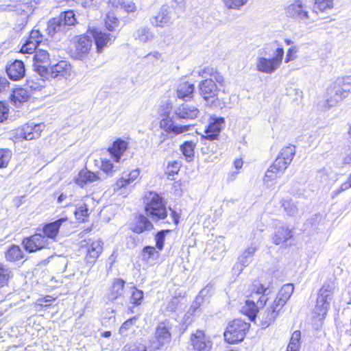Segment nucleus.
I'll return each mask as SVG.
<instances>
[{
	"instance_id": "1",
	"label": "nucleus",
	"mask_w": 351,
	"mask_h": 351,
	"mask_svg": "<svg viewBox=\"0 0 351 351\" xmlns=\"http://www.w3.org/2000/svg\"><path fill=\"white\" fill-rule=\"evenodd\" d=\"M42 41L43 35L38 29H34L27 41L23 45L21 51L23 53H32L36 51L34 56V70L40 76H45L47 73V66L49 64V55L46 49L38 48Z\"/></svg>"
},
{
	"instance_id": "2",
	"label": "nucleus",
	"mask_w": 351,
	"mask_h": 351,
	"mask_svg": "<svg viewBox=\"0 0 351 351\" xmlns=\"http://www.w3.org/2000/svg\"><path fill=\"white\" fill-rule=\"evenodd\" d=\"M145 213L154 221L165 219L168 210L163 198L158 193L149 192L145 195Z\"/></svg>"
},
{
	"instance_id": "3",
	"label": "nucleus",
	"mask_w": 351,
	"mask_h": 351,
	"mask_svg": "<svg viewBox=\"0 0 351 351\" xmlns=\"http://www.w3.org/2000/svg\"><path fill=\"white\" fill-rule=\"evenodd\" d=\"M284 53L283 48L278 47L274 53V56L271 58L261 56H257L255 60L256 70L266 74L274 73L280 66Z\"/></svg>"
},
{
	"instance_id": "4",
	"label": "nucleus",
	"mask_w": 351,
	"mask_h": 351,
	"mask_svg": "<svg viewBox=\"0 0 351 351\" xmlns=\"http://www.w3.org/2000/svg\"><path fill=\"white\" fill-rule=\"evenodd\" d=\"M250 328V324L245 322L237 319L228 324L224 332L225 340L230 344L242 341Z\"/></svg>"
},
{
	"instance_id": "5",
	"label": "nucleus",
	"mask_w": 351,
	"mask_h": 351,
	"mask_svg": "<svg viewBox=\"0 0 351 351\" xmlns=\"http://www.w3.org/2000/svg\"><path fill=\"white\" fill-rule=\"evenodd\" d=\"M216 82L213 79H206L199 83V94L206 101V106L216 107L219 104L218 99V88Z\"/></svg>"
},
{
	"instance_id": "6",
	"label": "nucleus",
	"mask_w": 351,
	"mask_h": 351,
	"mask_svg": "<svg viewBox=\"0 0 351 351\" xmlns=\"http://www.w3.org/2000/svg\"><path fill=\"white\" fill-rule=\"evenodd\" d=\"M241 312L252 322H254L258 317L263 327L268 326L277 316L275 308H242Z\"/></svg>"
},
{
	"instance_id": "7",
	"label": "nucleus",
	"mask_w": 351,
	"mask_h": 351,
	"mask_svg": "<svg viewBox=\"0 0 351 351\" xmlns=\"http://www.w3.org/2000/svg\"><path fill=\"white\" fill-rule=\"evenodd\" d=\"M254 286V291L245 300L246 305L248 307H264L268 300L267 295L265 293L267 288L260 283Z\"/></svg>"
},
{
	"instance_id": "8",
	"label": "nucleus",
	"mask_w": 351,
	"mask_h": 351,
	"mask_svg": "<svg viewBox=\"0 0 351 351\" xmlns=\"http://www.w3.org/2000/svg\"><path fill=\"white\" fill-rule=\"evenodd\" d=\"M289 165L288 163L278 156L265 173L264 177L265 183L269 184L270 182L276 180L285 172Z\"/></svg>"
},
{
	"instance_id": "9",
	"label": "nucleus",
	"mask_w": 351,
	"mask_h": 351,
	"mask_svg": "<svg viewBox=\"0 0 351 351\" xmlns=\"http://www.w3.org/2000/svg\"><path fill=\"white\" fill-rule=\"evenodd\" d=\"M159 127L171 137L186 132L190 129V125L176 124L171 117L160 119L159 121Z\"/></svg>"
},
{
	"instance_id": "10",
	"label": "nucleus",
	"mask_w": 351,
	"mask_h": 351,
	"mask_svg": "<svg viewBox=\"0 0 351 351\" xmlns=\"http://www.w3.org/2000/svg\"><path fill=\"white\" fill-rule=\"evenodd\" d=\"M341 86H339L335 81L327 89L326 103L328 107H332L343 101L349 95L343 92Z\"/></svg>"
},
{
	"instance_id": "11",
	"label": "nucleus",
	"mask_w": 351,
	"mask_h": 351,
	"mask_svg": "<svg viewBox=\"0 0 351 351\" xmlns=\"http://www.w3.org/2000/svg\"><path fill=\"white\" fill-rule=\"evenodd\" d=\"M287 16L298 20L308 19L307 6L301 0H295L285 8Z\"/></svg>"
},
{
	"instance_id": "12",
	"label": "nucleus",
	"mask_w": 351,
	"mask_h": 351,
	"mask_svg": "<svg viewBox=\"0 0 351 351\" xmlns=\"http://www.w3.org/2000/svg\"><path fill=\"white\" fill-rule=\"evenodd\" d=\"M171 335L168 325L162 322L160 323L156 330L154 339L152 341V346L154 349H159L166 343L170 342Z\"/></svg>"
},
{
	"instance_id": "13",
	"label": "nucleus",
	"mask_w": 351,
	"mask_h": 351,
	"mask_svg": "<svg viewBox=\"0 0 351 351\" xmlns=\"http://www.w3.org/2000/svg\"><path fill=\"white\" fill-rule=\"evenodd\" d=\"M44 128L45 125L42 123L36 124L34 122H29L21 127L18 132V135L25 140H33L40 136Z\"/></svg>"
},
{
	"instance_id": "14",
	"label": "nucleus",
	"mask_w": 351,
	"mask_h": 351,
	"mask_svg": "<svg viewBox=\"0 0 351 351\" xmlns=\"http://www.w3.org/2000/svg\"><path fill=\"white\" fill-rule=\"evenodd\" d=\"M191 344L194 351H210L212 341L202 330H197L191 337Z\"/></svg>"
},
{
	"instance_id": "15",
	"label": "nucleus",
	"mask_w": 351,
	"mask_h": 351,
	"mask_svg": "<svg viewBox=\"0 0 351 351\" xmlns=\"http://www.w3.org/2000/svg\"><path fill=\"white\" fill-rule=\"evenodd\" d=\"M47 241L48 240L43 235L35 234L29 238L24 239L23 244L27 251L34 252L47 247L48 245Z\"/></svg>"
},
{
	"instance_id": "16",
	"label": "nucleus",
	"mask_w": 351,
	"mask_h": 351,
	"mask_svg": "<svg viewBox=\"0 0 351 351\" xmlns=\"http://www.w3.org/2000/svg\"><path fill=\"white\" fill-rule=\"evenodd\" d=\"M103 242L100 239L89 240L87 243L86 260L93 264L103 251Z\"/></svg>"
},
{
	"instance_id": "17",
	"label": "nucleus",
	"mask_w": 351,
	"mask_h": 351,
	"mask_svg": "<svg viewBox=\"0 0 351 351\" xmlns=\"http://www.w3.org/2000/svg\"><path fill=\"white\" fill-rule=\"evenodd\" d=\"M174 22L171 12L167 8H162L159 12L150 19V23L154 27H168Z\"/></svg>"
},
{
	"instance_id": "18",
	"label": "nucleus",
	"mask_w": 351,
	"mask_h": 351,
	"mask_svg": "<svg viewBox=\"0 0 351 351\" xmlns=\"http://www.w3.org/2000/svg\"><path fill=\"white\" fill-rule=\"evenodd\" d=\"M225 120L223 117H211L209 119V124L205 130V138L208 140L215 139L220 133Z\"/></svg>"
},
{
	"instance_id": "19",
	"label": "nucleus",
	"mask_w": 351,
	"mask_h": 351,
	"mask_svg": "<svg viewBox=\"0 0 351 351\" xmlns=\"http://www.w3.org/2000/svg\"><path fill=\"white\" fill-rule=\"evenodd\" d=\"M199 113V110L197 107L186 104L180 105L174 111V114L178 119L185 120L195 119Z\"/></svg>"
},
{
	"instance_id": "20",
	"label": "nucleus",
	"mask_w": 351,
	"mask_h": 351,
	"mask_svg": "<svg viewBox=\"0 0 351 351\" xmlns=\"http://www.w3.org/2000/svg\"><path fill=\"white\" fill-rule=\"evenodd\" d=\"M93 36L99 53H101L104 48L112 44L116 38V36L113 34H106L99 30H95L93 32Z\"/></svg>"
},
{
	"instance_id": "21",
	"label": "nucleus",
	"mask_w": 351,
	"mask_h": 351,
	"mask_svg": "<svg viewBox=\"0 0 351 351\" xmlns=\"http://www.w3.org/2000/svg\"><path fill=\"white\" fill-rule=\"evenodd\" d=\"M99 173L87 169L81 170L74 178L75 183L80 187L100 180Z\"/></svg>"
},
{
	"instance_id": "22",
	"label": "nucleus",
	"mask_w": 351,
	"mask_h": 351,
	"mask_svg": "<svg viewBox=\"0 0 351 351\" xmlns=\"http://www.w3.org/2000/svg\"><path fill=\"white\" fill-rule=\"evenodd\" d=\"M292 237V231L288 226L280 225L275 228L272 242L276 245H283Z\"/></svg>"
},
{
	"instance_id": "23",
	"label": "nucleus",
	"mask_w": 351,
	"mask_h": 351,
	"mask_svg": "<svg viewBox=\"0 0 351 351\" xmlns=\"http://www.w3.org/2000/svg\"><path fill=\"white\" fill-rule=\"evenodd\" d=\"M332 302V288L329 285H324L319 291L315 307H328Z\"/></svg>"
},
{
	"instance_id": "24",
	"label": "nucleus",
	"mask_w": 351,
	"mask_h": 351,
	"mask_svg": "<svg viewBox=\"0 0 351 351\" xmlns=\"http://www.w3.org/2000/svg\"><path fill=\"white\" fill-rule=\"evenodd\" d=\"M9 77L12 80H19L25 76V69L21 60H15L6 68Z\"/></svg>"
},
{
	"instance_id": "25",
	"label": "nucleus",
	"mask_w": 351,
	"mask_h": 351,
	"mask_svg": "<svg viewBox=\"0 0 351 351\" xmlns=\"http://www.w3.org/2000/svg\"><path fill=\"white\" fill-rule=\"evenodd\" d=\"M258 248V243L253 242L250 245H248L242 252V254L238 258V263L241 265L242 267L248 266L254 259V255ZM241 268L240 270H242Z\"/></svg>"
},
{
	"instance_id": "26",
	"label": "nucleus",
	"mask_w": 351,
	"mask_h": 351,
	"mask_svg": "<svg viewBox=\"0 0 351 351\" xmlns=\"http://www.w3.org/2000/svg\"><path fill=\"white\" fill-rule=\"evenodd\" d=\"M293 290L294 287L293 284H286L283 285L274 302L273 307H282L285 306L292 295Z\"/></svg>"
},
{
	"instance_id": "27",
	"label": "nucleus",
	"mask_w": 351,
	"mask_h": 351,
	"mask_svg": "<svg viewBox=\"0 0 351 351\" xmlns=\"http://www.w3.org/2000/svg\"><path fill=\"white\" fill-rule=\"evenodd\" d=\"M71 66L65 60H61L51 67V75L53 78L64 77L71 75Z\"/></svg>"
},
{
	"instance_id": "28",
	"label": "nucleus",
	"mask_w": 351,
	"mask_h": 351,
	"mask_svg": "<svg viewBox=\"0 0 351 351\" xmlns=\"http://www.w3.org/2000/svg\"><path fill=\"white\" fill-rule=\"evenodd\" d=\"M139 175L140 169L138 168L131 171L129 173H123L114 184V191H118L122 188L131 184L139 177Z\"/></svg>"
},
{
	"instance_id": "29",
	"label": "nucleus",
	"mask_w": 351,
	"mask_h": 351,
	"mask_svg": "<svg viewBox=\"0 0 351 351\" xmlns=\"http://www.w3.org/2000/svg\"><path fill=\"white\" fill-rule=\"evenodd\" d=\"M125 282L120 278L114 279L109 291L106 295V299L112 302L122 296Z\"/></svg>"
},
{
	"instance_id": "30",
	"label": "nucleus",
	"mask_w": 351,
	"mask_h": 351,
	"mask_svg": "<svg viewBox=\"0 0 351 351\" xmlns=\"http://www.w3.org/2000/svg\"><path fill=\"white\" fill-rule=\"evenodd\" d=\"M92 46V40L87 36H81L76 44L75 47V58L78 59H82L84 56H86Z\"/></svg>"
},
{
	"instance_id": "31",
	"label": "nucleus",
	"mask_w": 351,
	"mask_h": 351,
	"mask_svg": "<svg viewBox=\"0 0 351 351\" xmlns=\"http://www.w3.org/2000/svg\"><path fill=\"white\" fill-rule=\"evenodd\" d=\"M198 75L202 78L206 79H213V81H215L219 85L223 84L224 79L222 75L218 72L215 68L211 66H205L202 69H200L198 71Z\"/></svg>"
},
{
	"instance_id": "32",
	"label": "nucleus",
	"mask_w": 351,
	"mask_h": 351,
	"mask_svg": "<svg viewBox=\"0 0 351 351\" xmlns=\"http://www.w3.org/2000/svg\"><path fill=\"white\" fill-rule=\"evenodd\" d=\"M140 256L142 261L149 265H152L158 260L159 252L153 246H146L142 250Z\"/></svg>"
},
{
	"instance_id": "33",
	"label": "nucleus",
	"mask_w": 351,
	"mask_h": 351,
	"mask_svg": "<svg viewBox=\"0 0 351 351\" xmlns=\"http://www.w3.org/2000/svg\"><path fill=\"white\" fill-rule=\"evenodd\" d=\"M134 38L143 44L152 43L155 38L154 33L147 27H141L134 33Z\"/></svg>"
},
{
	"instance_id": "34",
	"label": "nucleus",
	"mask_w": 351,
	"mask_h": 351,
	"mask_svg": "<svg viewBox=\"0 0 351 351\" xmlns=\"http://www.w3.org/2000/svg\"><path fill=\"white\" fill-rule=\"evenodd\" d=\"M67 221L66 218H60L52 223H49L43 227V232L47 238L54 239L60 230V226Z\"/></svg>"
},
{
	"instance_id": "35",
	"label": "nucleus",
	"mask_w": 351,
	"mask_h": 351,
	"mask_svg": "<svg viewBox=\"0 0 351 351\" xmlns=\"http://www.w3.org/2000/svg\"><path fill=\"white\" fill-rule=\"evenodd\" d=\"M30 95L29 90H27V88L24 87L16 88L11 95V102L16 107H19L21 104L28 100Z\"/></svg>"
},
{
	"instance_id": "36",
	"label": "nucleus",
	"mask_w": 351,
	"mask_h": 351,
	"mask_svg": "<svg viewBox=\"0 0 351 351\" xmlns=\"http://www.w3.org/2000/svg\"><path fill=\"white\" fill-rule=\"evenodd\" d=\"M127 149V143L122 140L116 141L112 147L109 148V152L116 162H119L121 156Z\"/></svg>"
},
{
	"instance_id": "37",
	"label": "nucleus",
	"mask_w": 351,
	"mask_h": 351,
	"mask_svg": "<svg viewBox=\"0 0 351 351\" xmlns=\"http://www.w3.org/2000/svg\"><path fill=\"white\" fill-rule=\"evenodd\" d=\"M91 202H93V199L90 197H86L83 203L79 204L77 207L76 210L75 211V215L78 221L81 222L85 221L86 219L90 214L88 205Z\"/></svg>"
},
{
	"instance_id": "38",
	"label": "nucleus",
	"mask_w": 351,
	"mask_h": 351,
	"mask_svg": "<svg viewBox=\"0 0 351 351\" xmlns=\"http://www.w3.org/2000/svg\"><path fill=\"white\" fill-rule=\"evenodd\" d=\"M195 90L194 85L188 82H185L179 84L177 89V95L179 98L183 99H191Z\"/></svg>"
},
{
	"instance_id": "39",
	"label": "nucleus",
	"mask_w": 351,
	"mask_h": 351,
	"mask_svg": "<svg viewBox=\"0 0 351 351\" xmlns=\"http://www.w3.org/2000/svg\"><path fill=\"white\" fill-rule=\"evenodd\" d=\"M154 228L152 222L145 216L139 215L133 228V231L136 233L141 234L144 231L151 230Z\"/></svg>"
},
{
	"instance_id": "40",
	"label": "nucleus",
	"mask_w": 351,
	"mask_h": 351,
	"mask_svg": "<svg viewBox=\"0 0 351 351\" xmlns=\"http://www.w3.org/2000/svg\"><path fill=\"white\" fill-rule=\"evenodd\" d=\"M63 25L61 23V19L54 18L49 21L46 31L50 36H53L58 32L64 31Z\"/></svg>"
},
{
	"instance_id": "41",
	"label": "nucleus",
	"mask_w": 351,
	"mask_h": 351,
	"mask_svg": "<svg viewBox=\"0 0 351 351\" xmlns=\"http://www.w3.org/2000/svg\"><path fill=\"white\" fill-rule=\"evenodd\" d=\"M5 256L7 261L14 262L23 258V253L19 246L12 245L6 251Z\"/></svg>"
},
{
	"instance_id": "42",
	"label": "nucleus",
	"mask_w": 351,
	"mask_h": 351,
	"mask_svg": "<svg viewBox=\"0 0 351 351\" xmlns=\"http://www.w3.org/2000/svg\"><path fill=\"white\" fill-rule=\"evenodd\" d=\"M295 155V147L292 145H289L282 147L279 154L278 156L280 157L282 160H284L289 165L291 164L293 160L294 156Z\"/></svg>"
},
{
	"instance_id": "43",
	"label": "nucleus",
	"mask_w": 351,
	"mask_h": 351,
	"mask_svg": "<svg viewBox=\"0 0 351 351\" xmlns=\"http://www.w3.org/2000/svg\"><path fill=\"white\" fill-rule=\"evenodd\" d=\"M196 143L190 141H185L181 146H180V151L182 152V154L186 158V160L188 161L192 160L194 156V149L195 147Z\"/></svg>"
},
{
	"instance_id": "44",
	"label": "nucleus",
	"mask_w": 351,
	"mask_h": 351,
	"mask_svg": "<svg viewBox=\"0 0 351 351\" xmlns=\"http://www.w3.org/2000/svg\"><path fill=\"white\" fill-rule=\"evenodd\" d=\"M281 206L289 216H295L298 212L297 205L291 199H282Z\"/></svg>"
},
{
	"instance_id": "45",
	"label": "nucleus",
	"mask_w": 351,
	"mask_h": 351,
	"mask_svg": "<svg viewBox=\"0 0 351 351\" xmlns=\"http://www.w3.org/2000/svg\"><path fill=\"white\" fill-rule=\"evenodd\" d=\"M61 19V23L65 29L66 26L73 25L76 22V19L74 12L72 10H69L61 13L58 16Z\"/></svg>"
},
{
	"instance_id": "46",
	"label": "nucleus",
	"mask_w": 351,
	"mask_h": 351,
	"mask_svg": "<svg viewBox=\"0 0 351 351\" xmlns=\"http://www.w3.org/2000/svg\"><path fill=\"white\" fill-rule=\"evenodd\" d=\"M12 276V271L8 267L0 263V287L7 285Z\"/></svg>"
},
{
	"instance_id": "47",
	"label": "nucleus",
	"mask_w": 351,
	"mask_h": 351,
	"mask_svg": "<svg viewBox=\"0 0 351 351\" xmlns=\"http://www.w3.org/2000/svg\"><path fill=\"white\" fill-rule=\"evenodd\" d=\"M213 291V286L207 285L202 289L199 295L196 298V302L200 306L205 304V301L207 300L209 296Z\"/></svg>"
},
{
	"instance_id": "48",
	"label": "nucleus",
	"mask_w": 351,
	"mask_h": 351,
	"mask_svg": "<svg viewBox=\"0 0 351 351\" xmlns=\"http://www.w3.org/2000/svg\"><path fill=\"white\" fill-rule=\"evenodd\" d=\"M221 1L227 9L239 10L247 3L248 0H221Z\"/></svg>"
},
{
	"instance_id": "49",
	"label": "nucleus",
	"mask_w": 351,
	"mask_h": 351,
	"mask_svg": "<svg viewBox=\"0 0 351 351\" xmlns=\"http://www.w3.org/2000/svg\"><path fill=\"white\" fill-rule=\"evenodd\" d=\"M301 333L299 330H295L293 332L290 339L289 344L288 345L287 351H298L300 347V339Z\"/></svg>"
},
{
	"instance_id": "50",
	"label": "nucleus",
	"mask_w": 351,
	"mask_h": 351,
	"mask_svg": "<svg viewBox=\"0 0 351 351\" xmlns=\"http://www.w3.org/2000/svg\"><path fill=\"white\" fill-rule=\"evenodd\" d=\"M119 21L113 14H108L105 19V26L108 31L114 32L118 28Z\"/></svg>"
},
{
	"instance_id": "51",
	"label": "nucleus",
	"mask_w": 351,
	"mask_h": 351,
	"mask_svg": "<svg viewBox=\"0 0 351 351\" xmlns=\"http://www.w3.org/2000/svg\"><path fill=\"white\" fill-rule=\"evenodd\" d=\"M44 80L39 79L37 82L34 80H27L24 88L29 90L30 95L34 91L40 90L44 87Z\"/></svg>"
},
{
	"instance_id": "52",
	"label": "nucleus",
	"mask_w": 351,
	"mask_h": 351,
	"mask_svg": "<svg viewBox=\"0 0 351 351\" xmlns=\"http://www.w3.org/2000/svg\"><path fill=\"white\" fill-rule=\"evenodd\" d=\"M333 0H315V8L318 9L320 12H326L333 8Z\"/></svg>"
},
{
	"instance_id": "53",
	"label": "nucleus",
	"mask_w": 351,
	"mask_h": 351,
	"mask_svg": "<svg viewBox=\"0 0 351 351\" xmlns=\"http://www.w3.org/2000/svg\"><path fill=\"white\" fill-rule=\"evenodd\" d=\"M335 82L339 86H341L343 88L344 93H347L348 95L351 93V76H345L338 77Z\"/></svg>"
},
{
	"instance_id": "54",
	"label": "nucleus",
	"mask_w": 351,
	"mask_h": 351,
	"mask_svg": "<svg viewBox=\"0 0 351 351\" xmlns=\"http://www.w3.org/2000/svg\"><path fill=\"white\" fill-rule=\"evenodd\" d=\"M143 299V292L132 287L131 291L130 302L134 305H141Z\"/></svg>"
},
{
	"instance_id": "55",
	"label": "nucleus",
	"mask_w": 351,
	"mask_h": 351,
	"mask_svg": "<svg viewBox=\"0 0 351 351\" xmlns=\"http://www.w3.org/2000/svg\"><path fill=\"white\" fill-rule=\"evenodd\" d=\"M119 169V167L114 165L109 160H103L101 161V169L107 174H112Z\"/></svg>"
},
{
	"instance_id": "56",
	"label": "nucleus",
	"mask_w": 351,
	"mask_h": 351,
	"mask_svg": "<svg viewBox=\"0 0 351 351\" xmlns=\"http://www.w3.org/2000/svg\"><path fill=\"white\" fill-rule=\"evenodd\" d=\"M12 157V152L8 149H0V167H5Z\"/></svg>"
},
{
	"instance_id": "57",
	"label": "nucleus",
	"mask_w": 351,
	"mask_h": 351,
	"mask_svg": "<svg viewBox=\"0 0 351 351\" xmlns=\"http://www.w3.org/2000/svg\"><path fill=\"white\" fill-rule=\"evenodd\" d=\"M172 106L169 102L162 104L158 110V114L160 119H165L171 117Z\"/></svg>"
},
{
	"instance_id": "58",
	"label": "nucleus",
	"mask_w": 351,
	"mask_h": 351,
	"mask_svg": "<svg viewBox=\"0 0 351 351\" xmlns=\"http://www.w3.org/2000/svg\"><path fill=\"white\" fill-rule=\"evenodd\" d=\"M169 230H161L158 232L156 237H155V241H156V246L159 250H162L164 246V242L165 239V235L166 233L169 232Z\"/></svg>"
},
{
	"instance_id": "59",
	"label": "nucleus",
	"mask_w": 351,
	"mask_h": 351,
	"mask_svg": "<svg viewBox=\"0 0 351 351\" xmlns=\"http://www.w3.org/2000/svg\"><path fill=\"white\" fill-rule=\"evenodd\" d=\"M180 170V165L176 161H173L171 162H169L167 165V167L166 168V174L168 175V176H173L174 175L177 174Z\"/></svg>"
},
{
	"instance_id": "60",
	"label": "nucleus",
	"mask_w": 351,
	"mask_h": 351,
	"mask_svg": "<svg viewBox=\"0 0 351 351\" xmlns=\"http://www.w3.org/2000/svg\"><path fill=\"white\" fill-rule=\"evenodd\" d=\"M124 351H147L145 346L139 342L130 343L124 347Z\"/></svg>"
},
{
	"instance_id": "61",
	"label": "nucleus",
	"mask_w": 351,
	"mask_h": 351,
	"mask_svg": "<svg viewBox=\"0 0 351 351\" xmlns=\"http://www.w3.org/2000/svg\"><path fill=\"white\" fill-rule=\"evenodd\" d=\"M120 5L127 12H134L136 9L134 3L131 1L121 0Z\"/></svg>"
},
{
	"instance_id": "62",
	"label": "nucleus",
	"mask_w": 351,
	"mask_h": 351,
	"mask_svg": "<svg viewBox=\"0 0 351 351\" xmlns=\"http://www.w3.org/2000/svg\"><path fill=\"white\" fill-rule=\"evenodd\" d=\"M298 51V49L296 47H290L287 51L285 62L287 63L294 60L297 58Z\"/></svg>"
},
{
	"instance_id": "63",
	"label": "nucleus",
	"mask_w": 351,
	"mask_h": 351,
	"mask_svg": "<svg viewBox=\"0 0 351 351\" xmlns=\"http://www.w3.org/2000/svg\"><path fill=\"white\" fill-rule=\"evenodd\" d=\"M9 109L3 102H0V122L3 121L8 118Z\"/></svg>"
},
{
	"instance_id": "64",
	"label": "nucleus",
	"mask_w": 351,
	"mask_h": 351,
	"mask_svg": "<svg viewBox=\"0 0 351 351\" xmlns=\"http://www.w3.org/2000/svg\"><path fill=\"white\" fill-rule=\"evenodd\" d=\"M136 320L135 317L128 319L125 321L119 329V332L121 334L123 335L127 331V330L130 328V326L133 324L134 322Z\"/></svg>"
}]
</instances>
